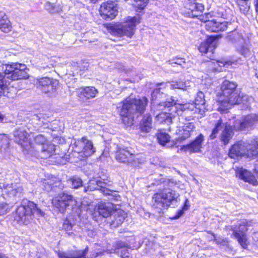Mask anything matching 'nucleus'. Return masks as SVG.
<instances>
[{
	"label": "nucleus",
	"mask_w": 258,
	"mask_h": 258,
	"mask_svg": "<svg viewBox=\"0 0 258 258\" xmlns=\"http://www.w3.org/2000/svg\"><path fill=\"white\" fill-rule=\"evenodd\" d=\"M171 113H167L165 112L159 113L156 115V119L159 123L165 122L167 123H168L171 122Z\"/></svg>",
	"instance_id": "nucleus-35"
},
{
	"label": "nucleus",
	"mask_w": 258,
	"mask_h": 258,
	"mask_svg": "<svg viewBox=\"0 0 258 258\" xmlns=\"http://www.w3.org/2000/svg\"><path fill=\"white\" fill-rule=\"evenodd\" d=\"M44 184H46V182H44ZM47 185L44 186V189L46 191H49L51 189L52 186L51 184H50L49 182H47Z\"/></svg>",
	"instance_id": "nucleus-48"
},
{
	"label": "nucleus",
	"mask_w": 258,
	"mask_h": 258,
	"mask_svg": "<svg viewBox=\"0 0 258 258\" xmlns=\"http://www.w3.org/2000/svg\"><path fill=\"white\" fill-rule=\"evenodd\" d=\"M12 26L10 21H6V23H4V24H2L0 26V30L5 32L8 33L11 30Z\"/></svg>",
	"instance_id": "nucleus-42"
},
{
	"label": "nucleus",
	"mask_w": 258,
	"mask_h": 258,
	"mask_svg": "<svg viewBox=\"0 0 258 258\" xmlns=\"http://www.w3.org/2000/svg\"><path fill=\"white\" fill-rule=\"evenodd\" d=\"M57 84V81L48 77L40 78L36 83L37 87L44 93L53 92Z\"/></svg>",
	"instance_id": "nucleus-16"
},
{
	"label": "nucleus",
	"mask_w": 258,
	"mask_h": 258,
	"mask_svg": "<svg viewBox=\"0 0 258 258\" xmlns=\"http://www.w3.org/2000/svg\"><path fill=\"white\" fill-rule=\"evenodd\" d=\"M76 201L73 200V197L66 194V209L69 206L74 205L75 204Z\"/></svg>",
	"instance_id": "nucleus-43"
},
{
	"label": "nucleus",
	"mask_w": 258,
	"mask_h": 258,
	"mask_svg": "<svg viewBox=\"0 0 258 258\" xmlns=\"http://www.w3.org/2000/svg\"><path fill=\"white\" fill-rule=\"evenodd\" d=\"M64 192L55 197L52 200V204L53 206L57 209L58 211L61 213L64 212Z\"/></svg>",
	"instance_id": "nucleus-28"
},
{
	"label": "nucleus",
	"mask_w": 258,
	"mask_h": 258,
	"mask_svg": "<svg viewBox=\"0 0 258 258\" xmlns=\"http://www.w3.org/2000/svg\"><path fill=\"white\" fill-rule=\"evenodd\" d=\"M174 61H173V60H170L169 63L171 64L173 63H175L181 66L183 68H185V67L183 65L185 63L184 59L178 58L174 59Z\"/></svg>",
	"instance_id": "nucleus-44"
},
{
	"label": "nucleus",
	"mask_w": 258,
	"mask_h": 258,
	"mask_svg": "<svg viewBox=\"0 0 258 258\" xmlns=\"http://www.w3.org/2000/svg\"><path fill=\"white\" fill-rule=\"evenodd\" d=\"M255 76L258 78V68L255 70Z\"/></svg>",
	"instance_id": "nucleus-57"
},
{
	"label": "nucleus",
	"mask_w": 258,
	"mask_h": 258,
	"mask_svg": "<svg viewBox=\"0 0 258 258\" xmlns=\"http://www.w3.org/2000/svg\"><path fill=\"white\" fill-rule=\"evenodd\" d=\"M223 126H224V127L220 135L219 139L220 142L223 144L227 145L233 138L234 132L230 123L227 122L223 123V120L221 118H220L217 121L212 130V133L210 136V138L211 140L215 139L217 137L219 131H220Z\"/></svg>",
	"instance_id": "nucleus-8"
},
{
	"label": "nucleus",
	"mask_w": 258,
	"mask_h": 258,
	"mask_svg": "<svg viewBox=\"0 0 258 258\" xmlns=\"http://www.w3.org/2000/svg\"><path fill=\"white\" fill-rule=\"evenodd\" d=\"M238 101L237 104L242 103L248 107L249 104L253 101V98L251 96L244 95L242 93L239 92L237 97Z\"/></svg>",
	"instance_id": "nucleus-34"
},
{
	"label": "nucleus",
	"mask_w": 258,
	"mask_h": 258,
	"mask_svg": "<svg viewBox=\"0 0 258 258\" xmlns=\"http://www.w3.org/2000/svg\"><path fill=\"white\" fill-rule=\"evenodd\" d=\"M212 238H211V239H215V236L214 234H212Z\"/></svg>",
	"instance_id": "nucleus-59"
},
{
	"label": "nucleus",
	"mask_w": 258,
	"mask_h": 258,
	"mask_svg": "<svg viewBox=\"0 0 258 258\" xmlns=\"http://www.w3.org/2000/svg\"><path fill=\"white\" fill-rule=\"evenodd\" d=\"M157 137L159 143L163 146H166L170 141V136L164 132L158 133Z\"/></svg>",
	"instance_id": "nucleus-36"
},
{
	"label": "nucleus",
	"mask_w": 258,
	"mask_h": 258,
	"mask_svg": "<svg viewBox=\"0 0 258 258\" xmlns=\"http://www.w3.org/2000/svg\"><path fill=\"white\" fill-rule=\"evenodd\" d=\"M112 215H113L114 219L112 220L111 224L114 226H118L120 225L126 217V213L121 210L113 211Z\"/></svg>",
	"instance_id": "nucleus-27"
},
{
	"label": "nucleus",
	"mask_w": 258,
	"mask_h": 258,
	"mask_svg": "<svg viewBox=\"0 0 258 258\" xmlns=\"http://www.w3.org/2000/svg\"><path fill=\"white\" fill-rule=\"evenodd\" d=\"M204 140V137L201 134L191 143L182 146L181 149L189 152H199L202 147Z\"/></svg>",
	"instance_id": "nucleus-20"
},
{
	"label": "nucleus",
	"mask_w": 258,
	"mask_h": 258,
	"mask_svg": "<svg viewBox=\"0 0 258 258\" xmlns=\"http://www.w3.org/2000/svg\"><path fill=\"white\" fill-rule=\"evenodd\" d=\"M39 150V155L41 158L47 159L54 153L55 151V146L50 143L44 144L40 146Z\"/></svg>",
	"instance_id": "nucleus-26"
},
{
	"label": "nucleus",
	"mask_w": 258,
	"mask_h": 258,
	"mask_svg": "<svg viewBox=\"0 0 258 258\" xmlns=\"http://www.w3.org/2000/svg\"><path fill=\"white\" fill-rule=\"evenodd\" d=\"M237 85L228 80L224 81L221 87L222 93L219 98L220 102L219 110L224 112L230 108V106L236 104L238 99V91L236 90Z\"/></svg>",
	"instance_id": "nucleus-3"
},
{
	"label": "nucleus",
	"mask_w": 258,
	"mask_h": 258,
	"mask_svg": "<svg viewBox=\"0 0 258 258\" xmlns=\"http://www.w3.org/2000/svg\"><path fill=\"white\" fill-rule=\"evenodd\" d=\"M10 21L8 19L7 16L5 14L4 12H0V26L2 24H4V23H6V21Z\"/></svg>",
	"instance_id": "nucleus-45"
},
{
	"label": "nucleus",
	"mask_w": 258,
	"mask_h": 258,
	"mask_svg": "<svg viewBox=\"0 0 258 258\" xmlns=\"http://www.w3.org/2000/svg\"><path fill=\"white\" fill-rule=\"evenodd\" d=\"M95 152L92 142L85 137H83L80 140H72L68 149V152L70 153L69 155L70 158L87 157Z\"/></svg>",
	"instance_id": "nucleus-6"
},
{
	"label": "nucleus",
	"mask_w": 258,
	"mask_h": 258,
	"mask_svg": "<svg viewBox=\"0 0 258 258\" xmlns=\"http://www.w3.org/2000/svg\"><path fill=\"white\" fill-rule=\"evenodd\" d=\"M251 222L243 219L239 221L237 225H233L232 235L237 240L239 243L243 247L247 246V239L245 232L248 229V227L250 225Z\"/></svg>",
	"instance_id": "nucleus-11"
},
{
	"label": "nucleus",
	"mask_w": 258,
	"mask_h": 258,
	"mask_svg": "<svg viewBox=\"0 0 258 258\" xmlns=\"http://www.w3.org/2000/svg\"><path fill=\"white\" fill-rule=\"evenodd\" d=\"M58 256L59 257V258H64V253H59L58 254Z\"/></svg>",
	"instance_id": "nucleus-55"
},
{
	"label": "nucleus",
	"mask_w": 258,
	"mask_h": 258,
	"mask_svg": "<svg viewBox=\"0 0 258 258\" xmlns=\"http://www.w3.org/2000/svg\"><path fill=\"white\" fill-rule=\"evenodd\" d=\"M35 215L42 216L43 212L33 202L28 201L18 207L14 219L18 222L27 224Z\"/></svg>",
	"instance_id": "nucleus-7"
},
{
	"label": "nucleus",
	"mask_w": 258,
	"mask_h": 258,
	"mask_svg": "<svg viewBox=\"0 0 258 258\" xmlns=\"http://www.w3.org/2000/svg\"><path fill=\"white\" fill-rule=\"evenodd\" d=\"M258 140L254 139L250 142L239 141L231 148L229 156L231 158L245 157L247 158H258Z\"/></svg>",
	"instance_id": "nucleus-4"
},
{
	"label": "nucleus",
	"mask_w": 258,
	"mask_h": 258,
	"mask_svg": "<svg viewBox=\"0 0 258 258\" xmlns=\"http://www.w3.org/2000/svg\"><path fill=\"white\" fill-rule=\"evenodd\" d=\"M44 7V9L50 14L58 13L60 11H62L61 8L54 5L49 2H46Z\"/></svg>",
	"instance_id": "nucleus-37"
},
{
	"label": "nucleus",
	"mask_w": 258,
	"mask_h": 258,
	"mask_svg": "<svg viewBox=\"0 0 258 258\" xmlns=\"http://www.w3.org/2000/svg\"><path fill=\"white\" fill-rule=\"evenodd\" d=\"M117 248L115 249H107L108 251V253H112V252H120L121 256L122 258H130V253L128 250L125 248H123L121 249L120 251L119 250V248L125 247L126 246V244L121 242L118 241L116 243Z\"/></svg>",
	"instance_id": "nucleus-31"
},
{
	"label": "nucleus",
	"mask_w": 258,
	"mask_h": 258,
	"mask_svg": "<svg viewBox=\"0 0 258 258\" xmlns=\"http://www.w3.org/2000/svg\"><path fill=\"white\" fill-rule=\"evenodd\" d=\"M5 257V255L3 254L0 253V258H4Z\"/></svg>",
	"instance_id": "nucleus-60"
},
{
	"label": "nucleus",
	"mask_w": 258,
	"mask_h": 258,
	"mask_svg": "<svg viewBox=\"0 0 258 258\" xmlns=\"http://www.w3.org/2000/svg\"><path fill=\"white\" fill-rule=\"evenodd\" d=\"M195 128L192 122H187L183 126H180L178 129V134L181 140H184L191 136V133Z\"/></svg>",
	"instance_id": "nucleus-25"
},
{
	"label": "nucleus",
	"mask_w": 258,
	"mask_h": 258,
	"mask_svg": "<svg viewBox=\"0 0 258 258\" xmlns=\"http://www.w3.org/2000/svg\"><path fill=\"white\" fill-rule=\"evenodd\" d=\"M179 195L171 189H164L152 197V207L159 210L175 206L179 202Z\"/></svg>",
	"instance_id": "nucleus-5"
},
{
	"label": "nucleus",
	"mask_w": 258,
	"mask_h": 258,
	"mask_svg": "<svg viewBox=\"0 0 258 258\" xmlns=\"http://www.w3.org/2000/svg\"><path fill=\"white\" fill-rule=\"evenodd\" d=\"M67 183L71 184L72 188H78L82 185V179L77 176H73L67 180Z\"/></svg>",
	"instance_id": "nucleus-38"
},
{
	"label": "nucleus",
	"mask_w": 258,
	"mask_h": 258,
	"mask_svg": "<svg viewBox=\"0 0 258 258\" xmlns=\"http://www.w3.org/2000/svg\"><path fill=\"white\" fill-rule=\"evenodd\" d=\"M65 221H66V229H71L72 228V226L71 225H68L67 224V222H68L67 218H66Z\"/></svg>",
	"instance_id": "nucleus-53"
},
{
	"label": "nucleus",
	"mask_w": 258,
	"mask_h": 258,
	"mask_svg": "<svg viewBox=\"0 0 258 258\" xmlns=\"http://www.w3.org/2000/svg\"><path fill=\"white\" fill-rule=\"evenodd\" d=\"M34 116H35V117H37H37H38V115H34Z\"/></svg>",
	"instance_id": "nucleus-61"
},
{
	"label": "nucleus",
	"mask_w": 258,
	"mask_h": 258,
	"mask_svg": "<svg viewBox=\"0 0 258 258\" xmlns=\"http://www.w3.org/2000/svg\"><path fill=\"white\" fill-rule=\"evenodd\" d=\"M88 251V247H87L83 250H80L72 257L66 256V258H86V254Z\"/></svg>",
	"instance_id": "nucleus-39"
},
{
	"label": "nucleus",
	"mask_w": 258,
	"mask_h": 258,
	"mask_svg": "<svg viewBox=\"0 0 258 258\" xmlns=\"http://www.w3.org/2000/svg\"><path fill=\"white\" fill-rule=\"evenodd\" d=\"M216 63L218 66L220 67H225L227 65H229V63L227 61L217 60L216 61Z\"/></svg>",
	"instance_id": "nucleus-46"
},
{
	"label": "nucleus",
	"mask_w": 258,
	"mask_h": 258,
	"mask_svg": "<svg viewBox=\"0 0 258 258\" xmlns=\"http://www.w3.org/2000/svg\"><path fill=\"white\" fill-rule=\"evenodd\" d=\"M92 3H95L97 0H90Z\"/></svg>",
	"instance_id": "nucleus-58"
},
{
	"label": "nucleus",
	"mask_w": 258,
	"mask_h": 258,
	"mask_svg": "<svg viewBox=\"0 0 258 258\" xmlns=\"http://www.w3.org/2000/svg\"><path fill=\"white\" fill-rule=\"evenodd\" d=\"M255 11L256 13L258 14V0H255L254 2Z\"/></svg>",
	"instance_id": "nucleus-52"
},
{
	"label": "nucleus",
	"mask_w": 258,
	"mask_h": 258,
	"mask_svg": "<svg viewBox=\"0 0 258 258\" xmlns=\"http://www.w3.org/2000/svg\"><path fill=\"white\" fill-rule=\"evenodd\" d=\"M140 23L139 17L128 16L124 19L122 25L117 29L118 35L126 36L131 38L135 33L136 27Z\"/></svg>",
	"instance_id": "nucleus-12"
},
{
	"label": "nucleus",
	"mask_w": 258,
	"mask_h": 258,
	"mask_svg": "<svg viewBox=\"0 0 258 258\" xmlns=\"http://www.w3.org/2000/svg\"><path fill=\"white\" fill-rule=\"evenodd\" d=\"M227 38L234 44L236 51L245 57L250 55L249 41L246 38H244L241 34L234 31L230 33Z\"/></svg>",
	"instance_id": "nucleus-9"
},
{
	"label": "nucleus",
	"mask_w": 258,
	"mask_h": 258,
	"mask_svg": "<svg viewBox=\"0 0 258 258\" xmlns=\"http://www.w3.org/2000/svg\"><path fill=\"white\" fill-rule=\"evenodd\" d=\"M189 82H183L181 81H172L167 83H161L157 85L156 88L153 90L151 97V111L155 112L156 107L161 109L162 107H167L171 109L169 110L180 109L181 111L189 110L191 111H198L201 114L205 112L206 109L205 106V100L204 94L202 91H199L197 94L194 103H182L177 101L171 99V101L163 102L161 99L166 97L165 94L161 91L164 90H174L175 89L182 90H187L190 87Z\"/></svg>",
	"instance_id": "nucleus-1"
},
{
	"label": "nucleus",
	"mask_w": 258,
	"mask_h": 258,
	"mask_svg": "<svg viewBox=\"0 0 258 258\" xmlns=\"http://www.w3.org/2000/svg\"><path fill=\"white\" fill-rule=\"evenodd\" d=\"M183 214V212L182 210H179L177 212V214L176 215H175L173 218V219H178Z\"/></svg>",
	"instance_id": "nucleus-49"
},
{
	"label": "nucleus",
	"mask_w": 258,
	"mask_h": 258,
	"mask_svg": "<svg viewBox=\"0 0 258 258\" xmlns=\"http://www.w3.org/2000/svg\"><path fill=\"white\" fill-rule=\"evenodd\" d=\"M115 158L120 163L132 166H136L137 164L142 163L138 155L130 153L126 148H118Z\"/></svg>",
	"instance_id": "nucleus-13"
},
{
	"label": "nucleus",
	"mask_w": 258,
	"mask_h": 258,
	"mask_svg": "<svg viewBox=\"0 0 258 258\" xmlns=\"http://www.w3.org/2000/svg\"><path fill=\"white\" fill-rule=\"evenodd\" d=\"M258 122V115L251 114L242 117L240 120L233 122V127L236 131H246L251 129Z\"/></svg>",
	"instance_id": "nucleus-14"
},
{
	"label": "nucleus",
	"mask_w": 258,
	"mask_h": 258,
	"mask_svg": "<svg viewBox=\"0 0 258 258\" xmlns=\"http://www.w3.org/2000/svg\"><path fill=\"white\" fill-rule=\"evenodd\" d=\"M0 83H9V81L7 80V78L3 74L0 73Z\"/></svg>",
	"instance_id": "nucleus-47"
},
{
	"label": "nucleus",
	"mask_w": 258,
	"mask_h": 258,
	"mask_svg": "<svg viewBox=\"0 0 258 258\" xmlns=\"http://www.w3.org/2000/svg\"><path fill=\"white\" fill-rule=\"evenodd\" d=\"M0 188L2 189H5L8 192H11L12 194L16 195L18 192H21L22 188L21 186H18L17 188L15 185H13L12 184H5L4 183L0 182Z\"/></svg>",
	"instance_id": "nucleus-33"
},
{
	"label": "nucleus",
	"mask_w": 258,
	"mask_h": 258,
	"mask_svg": "<svg viewBox=\"0 0 258 258\" xmlns=\"http://www.w3.org/2000/svg\"><path fill=\"white\" fill-rule=\"evenodd\" d=\"M213 16V14L211 13L206 14V20H205L206 24L207 23V20H210V19L212 18Z\"/></svg>",
	"instance_id": "nucleus-50"
},
{
	"label": "nucleus",
	"mask_w": 258,
	"mask_h": 258,
	"mask_svg": "<svg viewBox=\"0 0 258 258\" xmlns=\"http://www.w3.org/2000/svg\"><path fill=\"white\" fill-rule=\"evenodd\" d=\"M77 93L80 99L84 101L94 98L98 93V91L94 87H85L78 89Z\"/></svg>",
	"instance_id": "nucleus-19"
},
{
	"label": "nucleus",
	"mask_w": 258,
	"mask_h": 258,
	"mask_svg": "<svg viewBox=\"0 0 258 258\" xmlns=\"http://www.w3.org/2000/svg\"><path fill=\"white\" fill-rule=\"evenodd\" d=\"M9 84V83H0V97L2 96L7 95Z\"/></svg>",
	"instance_id": "nucleus-41"
},
{
	"label": "nucleus",
	"mask_w": 258,
	"mask_h": 258,
	"mask_svg": "<svg viewBox=\"0 0 258 258\" xmlns=\"http://www.w3.org/2000/svg\"><path fill=\"white\" fill-rule=\"evenodd\" d=\"M189 207V205L188 204V200L186 199L185 201L184 205L183 207V210H187Z\"/></svg>",
	"instance_id": "nucleus-51"
},
{
	"label": "nucleus",
	"mask_w": 258,
	"mask_h": 258,
	"mask_svg": "<svg viewBox=\"0 0 258 258\" xmlns=\"http://www.w3.org/2000/svg\"><path fill=\"white\" fill-rule=\"evenodd\" d=\"M14 136L16 142L21 145H23V143L27 141L28 137V133L22 129H19L14 131Z\"/></svg>",
	"instance_id": "nucleus-30"
},
{
	"label": "nucleus",
	"mask_w": 258,
	"mask_h": 258,
	"mask_svg": "<svg viewBox=\"0 0 258 258\" xmlns=\"http://www.w3.org/2000/svg\"><path fill=\"white\" fill-rule=\"evenodd\" d=\"M5 118V115L0 113V122H2Z\"/></svg>",
	"instance_id": "nucleus-54"
},
{
	"label": "nucleus",
	"mask_w": 258,
	"mask_h": 258,
	"mask_svg": "<svg viewBox=\"0 0 258 258\" xmlns=\"http://www.w3.org/2000/svg\"><path fill=\"white\" fill-rule=\"evenodd\" d=\"M228 23L226 21L217 22L215 20H207V23L205 27L207 30L218 32L219 31H224L227 28Z\"/></svg>",
	"instance_id": "nucleus-21"
},
{
	"label": "nucleus",
	"mask_w": 258,
	"mask_h": 258,
	"mask_svg": "<svg viewBox=\"0 0 258 258\" xmlns=\"http://www.w3.org/2000/svg\"><path fill=\"white\" fill-rule=\"evenodd\" d=\"M236 175L237 177L245 182H247L253 185L257 184V181L254 176L246 169H244L242 167L237 168Z\"/></svg>",
	"instance_id": "nucleus-18"
},
{
	"label": "nucleus",
	"mask_w": 258,
	"mask_h": 258,
	"mask_svg": "<svg viewBox=\"0 0 258 258\" xmlns=\"http://www.w3.org/2000/svg\"><path fill=\"white\" fill-rule=\"evenodd\" d=\"M106 183L100 180H90L88 185L85 188V191H93L94 190H100L105 195H109V190L106 188Z\"/></svg>",
	"instance_id": "nucleus-22"
},
{
	"label": "nucleus",
	"mask_w": 258,
	"mask_h": 258,
	"mask_svg": "<svg viewBox=\"0 0 258 258\" xmlns=\"http://www.w3.org/2000/svg\"><path fill=\"white\" fill-rule=\"evenodd\" d=\"M34 140L36 144L40 145L41 146H43L44 144H46V143H48L46 138L42 135L36 136L35 137Z\"/></svg>",
	"instance_id": "nucleus-40"
},
{
	"label": "nucleus",
	"mask_w": 258,
	"mask_h": 258,
	"mask_svg": "<svg viewBox=\"0 0 258 258\" xmlns=\"http://www.w3.org/2000/svg\"><path fill=\"white\" fill-rule=\"evenodd\" d=\"M185 8L187 10V13L189 16L198 17L204 9V6L202 4L188 2L186 4Z\"/></svg>",
	"instance_id": "nucleus-24"
},
{
	"label": "nucleus",
	"mask_w": 258,
	"mask_h": 258,
	"mask_svg": "<svg viewBox=\"0 0 258 258\" xmlns=\"http://www.w3.org/2000/svg\"><path fill=\"white\" fill-rule=\"evenodd\" d=\"M216 41L213 36H210L206 41L201 43L199 47V51L204 54L210 53L208 57H211L213 53V51L216 48Z\"/></svg>",
	"instance_id": "nucleus-17"
},
{
	"label": "nucleus",
	"mask_w": 258,
	"mask_h": 258,
	"mask_svg": "<svg viewBox=\"0 0 258 258\" xmlns=\"http://www.w3.org/2000/svg\"><path fill=\"white\" fill-rule=\"evenodd\" d=\"M113 206L110 203H101L95 208V212L103 218L112 216Z\"/></svg>",
	"instance_id": "nucleus-23"
},
{
	"label": "nucleus",
	"mask_w": 258,
	"mask_h": 258,
	"mask_svg": "<svg viewBox=\"0 0 258 258\" xmlns=\"http://www.w3.org/2000/svg\"><path fill=\"white\" fill-rule=\"evenodd\" d=\"M152 119L149 114H146L144 116L140 123L141 130L145 132H149L152 128Z\"/></svg>",
	"instance_id": "nucleus-29"
},
{
	"label": "nucleus",
	"mask_w": 258,
	"mask_h": 258,
	"mask_svg": "<svg viewBox=\"0 0 258 258\" xmlns=\"http://www.w3.org/2000/svg\"><path fill=\"white\" fill-rule=\"evenodd\" d=\"M67 73L66 75L74 77L79 73V66L77 62L70 61L66 63Z\"/></svg>",
	"instance_id": "nucleus-32"
},
{
	"label": "nucleus",
	"mask_w": 258,
	"mask_h": 258,
	"mask_svg": "<svg viewBox=\"0 0 258 258\" xmlns=\"http://www.w3.org/2000/svg\"><path fill=\"white\" fill-rule=\"evenodd\" d=\"M148 102L146 97H142L138 99L132 96L126 98L117 106V111L122 117L123 123L127 125L132 124L133 121V115L136 113L142 114Z\"/></svg>",
	"instance_id": "nucleus-2"
},
{
	"label": "nucleus",
	"mask_w": 258,
	"mask_h": 258,
	"mask_svg": "<svg viewBox=\"0 0 258 258\" xmlns=\"http://www.w3.org/2000/svg\"><path fill=\"white\" fill-rule=\"evenodd\" d=\"M26 69L24 64L12 63L6 66L5 73L8 75L7 79H11L12 80L25 79L28 78V75L26 71Z\"/></svg>",
	"instance_id": "nucleus-10"
},
{
	"label": "nucleus",
	"mask_w": 258,
	"mask_h": 258,
	"mask_svg": "<svg viewBox=\"0 0 258 258\" xmlns=\"http://www.w3.org/2000/svg\"><path fill=\"white\" fill-rule=\"evenodd\" d=\"M104 251L103 252H98L96 253V256H99L100 255H102L104 253Z\"/></svg>",
	"instance_id": "nucleus-56"
},
{
	"label": "nucleus",
	"mask_w": 258,
	"mask_h": 258,
	"mask_svg": "<svg viewBox=\"0 0 258 258\" xmlns=\"http://www.w3.org/2000/svg\"><path fill=\"white\" fill-rule=\"evenodd\" d=\"M100 12L105 19L114 18L118 14V7L116 2L108 1L103 3L100 6Z\"/></svg>",
	"instance_id": "nucleus-15"
}]
</instances>
